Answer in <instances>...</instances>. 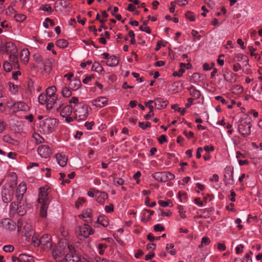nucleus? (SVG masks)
I'll use <instances>...</instances> for the list:
<instances>
[{"label": "nucleus", "instance_id": "f257e3e1", "mask_svg": "<svg viewBox=\"0 0 262 262\" xmlns=\"http://www.w3.org/2000/svg\"><path fill=\"white\" fill-rule=\"evenodd\" d=\"M49 187H41L39 189L38 202L41 204L40 215L41 217H46L50 200L49 196Z\"/></svg>", "mask_w": 262, "mask_h": 262}, {"label": "nucleus", "instance_id": "8fccbe9b", "mask_svg": "<svg viewBox=\"0 0 262 262\" xmlns=\"http://www.w3.org/2000/svg\"><path fill=\"white\" fill-rule=\"evenodd\" d=\"M14 247L12 245H8L4 246L3 250L6 252H11L13 251Z\"/></svg>", "mask_w": 262, "mask_h": 262}, {"label": "nucleus", "instance_id": "c85d7f7f", "mask_svg": "<svg viewBox=\"0 0 262 262\" xmlns=\"http://www.w3.org/2000/svg\"><path fill=\"white\" fill-rule=\"evenodd\" d=\"M10 62L15 68H19V64L17 57L14 54H11L9 56Z\"/></svg>", "mask_w": 262, "mask_h": 262}, {"label": "nucleus", "instance_id": "4468645a", "mask_svg": "<svg viewBox=\"0 0 262 262\" xmlns=\"http://www.w3.org/2000/svg\"><path fill=\"white\" fill-rule=\"evenodd\" d=\"M38 154L42 158H47L51 154V149L46 145H41L38 147Z\"/></svg>", "mask_w": 262, "mask_h": 262}, {"label": "nucleus", "instance_id": "bb28decb", "mask_svg": "<svg viewBox=\"0 0 262 262\" xmlns=\"http://www.w3.org/2000/svg\"><path fill=\"white\" fill-rule=\"evenodd\" d=\"M188 90L190 92V95L194 97L195 99H198L201 96V93L200 92L196 90L194 86H191L189 89Z\"/></svg>", "mask_w": 262, "mask_h": 262}, {"label": "nucleus", "instance_id": "39448f33", "mask_svg": "<svg viewBox=\"0 0 262 262\" xmlns=\"http://www.w3.org/2000/svg\"><path fill=\"white\" fill-rule=\"evenodd\" d=\"M58 124L56 119L48 118L44 120L40 124V129L46 134L52 133Z\"/></svg>", "mask_w": 262, "mask_h": 262}, {"label": "nucleus", "instance_id": "79ce46f5", "mask_svg": "<svg viewBox=\"0 0 262 262\" xmlns=\"http://www.w3.org/2000/svg\"><path fill=\"white\" fill-rule=\"evenodd\" d=\"M107 247V245L104 244H99L98 246V248L99 250V254L100 255H103L104 252V249H105Z\"/></svg>", "mask_w": 262, "mask_h": 262}, {"label": "nucleus", "instance_id": "338daca9", "mask_svg": "<svg viewBox=\"0 0 262 262\" xmlns=\"http://www.w3.org/2000/svg\"><path fill=\"white\" fill-rule=\"evenodd\" d=\"M248 49L249 50V52L250 53V55L252 56H255V58H256L258 55L257 54H255V53H254V52L255 51V49L253 47H252V46H249L248 47Z\"/></svg>", "mask_w": 262, "mask_h": 262}, {"label": "nucleus", "instance_id": "f704fd0d", "mask_svg": "<svg viewBox=\"0 0 262 262\" xmlns=\"http://www.w3.org/2000/svg\"><path fill=\"white\" fill-rule=\"evenodd\" d=\"M15 45L11 42H7L5 45V50L7 53L13 52L15 50Z\"/></svg>", "mask_w": 262, "mask_h": 262}, {"label": "nucleus", "instance_id": "20e7f679", "mask_svg": "<svg viewBox=\"0 0 262 262\" xmlns=\"http://www.w3.org/2000/svg\"><path fill=\"white\" fill-rule=\"evenodd\" d=\"M251 121V118L247 116L244 118H242L238 125V132L242 136L246 137L250 134Z\"/></svg>", "mask_w": 262, "mask_h": 262}, {"label": "nucleus", "instance_id": "6e6d98bb", "mask_svg": "<svg viewBox=\"0 0 262 262\" xmlns=\"http://www.w3.org/2000/svg\"><path fill=\"white\" fill-rule=\"evenodd\" d=\"M16 102H15L13 100L10 99L8 100L7 102V106L9 107L11 111H12L13 108V106H14Z\"/></svg>", "mask_w": 262, "mask_h": 262}, {"label": "nucleus", "instance_id": "09e8293b", "mask_svg": "<svg viewBox=\"0 0 262 262\" xmlns=\"http://www.w3.org/2000/svg\"><path fill=\"white\" fill-rule=\"evenodd\" d=\"M85 200L83 198H79L78 200L75 203V206L76 208H78L80 206H81L84 203H85Z\"/></svg>", "mask_w": 262, "mask_h": 262}, {"label": "nucleus", "instance_id": "864d4df0", "mask_svg": "<svg viewBox=\"0 0 262 262\" xmlns=\"http://www.w3.org/2000/svg\"><path fill=\"white\" fill-rule=\"evenodd\" d=\"M185 72V70L184 69V68H180L179 70V72H174L173 73V76H178L179 77H180L182 76L183 73Z\"/></svg>", "mask_w": 262, "mask_h": 262}, {"label": "nucleus", "instance_id": "603ef678", "mask_svg": "<svg viewBox=\"0 0 262 262\" xmlns=\"http://www.w3.org/2000/svg\"><path fill=\"white\" fill-rule=\"evenodd\" d=\"M154 102V100H149L147 102H145V105L146 107H149L150 109L149 113H152L153 112L154 107L152 105H151V103Z\"/></svg>", "mask_w": 262, "mask_h": 262}, {"label": "nucleus", "instance_id": "0e129e2a", "mask_svg": "<svg viewBox=\"0 0 262 262\" xmlns=\"http://www.w3.org/2000/svg\"><path fill=\"white\" fill-rule=\"evenodd\" d=\"M214 66V63H211V67H210V66H209V64L208 63H205L203 64V69L205 71H208V70H211L213 68V67Z\"/></svg>", "mask_w": 262, "mask_h": 262}, {"label": "nucleus", "instance_id": "4d7b16f0", "mask_svg": "<svg viewBox=\"0 0 262 262\" xmlns=\"http://www.w3.org/2000/svg\"><path fill=\"white\" fill-rule=\"evenodd\" d=\"M60 255L55 254L54 255L55 259H56V261L63 262V259H64V254H62L61 253H60Z\"/></svg>", "mask_w": 262, "mask_h": 262}, {"label": "nucleus", "instance_id": "a19ab883", "mask_svg": "<svg viewBox=\"0 0 262 262\" xmlns=\"http://www.w3.org/2000/svg\"><path fill=\"white\" fill-rule=\"evenodd\" d=\"M12 66L10 62L5 61L4 64V69L6 72H10L12 69Z\"/></svg>", "mask_w": 262, "mask_h": 262}, {"label": "nucleus", "instance_id": "de8ad7c7", "mask_svg": "<svg viewBox=\"0 0 262 262\" xmlns=\"http://www.w3.org/2000/svg\"><path fill=\"white\" fill-rule=\"evenodd\" d=\"M34 60L38 63H42V62L43 61V58H42L41 55L39 54H35L34 55Z\"/></svg>", "mask_w": 262, "mask_h": 262}, {"label": "nucleus", "instance_id": "393cba45", "mask_svg": "<svg viewBox=\"0 0 262 262\" xmlns=\"http://www.w3.org/2000/svg\"><path fill=\"white\" fill-rule=\"evenodd\" d=\"M18 262H33V257L25 254H19L18 257Z\"/></svg>", "mask_w": 262, "mask_h": 262}, {"label": "nucleus", "instance_id": "680f3d73", "mask_svg": "<svg viewBox=\"0 0 262 262\" xmlns=\"http://www.w3.org/2000/svg\"><path fill=\"white\" fill-rule=\"evenodd\" d=\"M28 90L32 93L34 91L33 82L32 80H29L28 82Z\"/></svg>", "mask_w": 262, "mask_h": 262}, {"label": "nucleus", "instance_id": "7c9ffc66", "mask_svg": "<svg viewBox=\"0 0 262 262\" xmlns=\"http://www.w3.org/2000/svg\"><path fill=\"white\" fill-rule=\"evenodd\" d=\"M56 91V88L55 86L49 87L46 90V95L48 97L57 96L55 92Z\"/></svg>", "mask_w": 262, "mask_h": 262}, {"label": "nucleus", "instance_id": "13d9d810", "mask_svg": "<svg viewBox=\"0 0 262 262\" xmlns=\"http://www.w3.org/2000/svg\"><path fill=\"white\" fill-rule=\"evenodd\" d=\"M159 142L160 144L167 142L168 140L165 135H162L160 136L158 139Z\"/></svg>", "mask_w": 262, "mask_h": 262}, {"label": "nucleus", "instance_id": "a211bd4d", "mask_svg": "<svg viewBox=\"0 0 262 262\" xmlns=\"http://www.w3.org/2000/svg\"><path fill=\"white\" fill-rule=\"evenodd\" d=\"M28 108V106L23 102H17L15 103L12 112L16 113L19 111H24Z\"/></svg>", "mask_w": 262, "mask_h": 262}, {"label": "nucleus", "instance_id": "4be33fe9", "mask_svg": "<svg viewBox=\"0 0 262 262\" xmlns=\"http://www.w3.org/2000/svg\"><path fill=\"white\" fill-rule=\"evenodd\" d=\"M55 157L58 164L60 166L63 167L66 165L68 158L66 156L58 154L56 155Z\"/></svg>", "mask_w": 262, "mask_h": 262}, {"label": "nucleus", "instance_id": "5fc2aeb1", "mask_svg": "<svg viewBox=\"0 0 262 262\" xmlns=\"http://www.w3.org/2000/svg\"><path fill=\"white\" fill-rule=\"evenodd\" d=\"M169 203H172V202L170 201H168V202L162 201V200H159L158 201V204L163 207H166L168 206H169Z\"/></svg>", "mask_w": 262, "mask_h": 262}, {"label": "nucleus", "instance_id": "58836bf2", "mask_svg": "<svg viewBox=\"0 0 262 262\" xmlns=\"http://www.w3.org/2000/svg\"><path fill=\"white\" fill-rule=\"evenodd\" d=\"M124 183V181L121 178H114L113 179V184L115 186L122 185Z\"/></svg>", "mask_w": 262, "mask_h": 262}, {"label": "nucleus", "instance_id": "ddd939ff", "mask_svg": "<svg viewBox=\"0 0 262 262\" xmlns=\"http://www.w3.org/2000/svg\"><path fill=\"white\" fill-rule=\"evenodd\" d=\"M39 246H41L45 250L50 249L52 247L51 237L48 234H44L40 237Z\"/></svg>", "mask_w": 262, "mask_h": 262}, {"label": "nucleus", "instance_id": "9b49d317", "mask_svg": "<svg viewBox=\"0 0 262 262\" xmlns=\"http://www.w3.org/2000/svg\"><path fill=\"white\" fill-rule=\"evenodd\" d=\"M224 181L226 184H233L234 179H233V168L228 166L226 167L225 169L224 173Z\"/></svg>", "mask_w": 262, "mask_h": 262}, {"label": "nucleus", "instance_id": "423d86ee", "mask_svg": "<svg viewBox=\"0 0 262 262\" xmlns=\"http://www.w3.org/2000/svg\"><path fill=\"white\" fill-rule=\"evenodd\" d=\"M88 106L82 103H79L74 108L75 119L77 121H83L86 119L88 115Z\"/></svg>", "mask_w": 262, "mask_h": 262}, {"label": "nucleus", "instance_id": "2f4dec72", "mask_svg": "<svg viewBox=\"0 0 262 262\" xmlns=\"http://www.w3.org/2000/svg\"><path fill=\"white\" fill-rule=\"evenodd\" d=\"M71 86L73 90H76L81 85V81L79 79H75L70 83Z\"/></svg>", "mask_w": 262, "mask_h": 262}, {"label": "nucleus", "instance_id": "c9c22d12", "mask_svg": "<svg viewBox=\"0 0 262 262\" xmlns=\"http://www.w3.org/2000/svg\"><path fill=\"white\" fill-rule=\"evenodd\" d=\"M56 45L59 48H64L68 46V42L64 39H60L56 41Z\"/></svg>", "mask_w": 262, "mask_h": 262}, {"label": "nucleus", "instance_id": "6ab92c4d", "mask_svg": "<svg viewBox=\"0 0 262 262\" xmlns=\"http://www.w3.org/2000/svg\"><path fill=\"white\" fill-rule=\"evenodd\" d=\"M2 224L5 228L8 229L10 230H13L16 228V224L13 221L9 219H5L2 221Z\"/></svg>", "mask_w": 262, "mask_h": 262}, {"label": "nucleus", "instance_id": "2eb2a0df", "mask_svg": "<svg viewBox=\"0 0 262 262\" xmlns=\"http://www.w3.org/2000/svg\"><path fill=\"white\" fill-rule=\"evenodd\" d=\"M108 104V99L105 97H99L92 101V104L97 107H102Z\"/></svg>", "mask_w": 262, "mask_h": 262}, {"label": "nucleus", "instance_id": "9d476101", "mask_svg": "<svg viewBox=\"0 0 262 262\" xmlns=\"http://www.w3.org/2000/svg\"><path fill=\"white\" fill-rule=\"evenodd\" d=\"M76 232L78 236L86 238L89 235L93 234L94 231L89 225L84 224L83 225L78 227L76 230Z\"/></svg>", "mask_w": 262, "mask_h": 262}, {"label": "nucleus", "instance_id": "5701e85b", "mask_svg": "<svg viewBox=\"0 0 262 262\" xmlns=\"http://www.w3.org/2000/svg\"><path fill=\"white\" fill-rule=\"evenodd\" d=\"M155 106L157 109H161L165 108L167 104V101H164L161 98H156L154 101Z\"/></svg>", "mask_w": 262, "mask_h": 262}, {"label": "nucleus", "instance_id": "7ed1b4c3", "mask_svg": "<svg viewBox=\"0 0 262 262\" xmlns=\"http://www.w3.org/2000/svg\"><path fill=\"white\" fill-rule=\"evenodd\" d=\"M17 231L21 232L28 241L34 233L31 225L22 219H18L17 223Z\"/></svg>", "mask_w": 262, "mask_h": 262}, {"label": "nucleus", "instance_id": "3c124183", "mask_svg": "<svg viewBox=\"0 0 262 262\" xmlns=\"http://www.w3.org/2000/svg\"><path fill=\"white\" fill-rule=\"evenodd\" d=\"M154 229V230L156 232L163 231L165 230V228H164V226H163L162 225L159 224L155 225Z\"/></svg>", "mask_w": 262, "mask_h": 262}, {"label": "nucleus", "instance_id": "bf43d9fd", "mask_svg": "<svg viewBox=\"0 0 262 262\" xmlns=\"http://www.w3.org/2000/svg\"><path fill=\"white\" fill-rule=\"evenodd\" d=\"M26 15L24 14H17L15 15L16 20L18 21H23L26 19Z\"/></svg>", "mask_w": 262, "mask_h": 262}, {"label": "nucleus", "instance_id": "cd10ccee", "mask_svg": "<svg viewBox=\"0 0 262 262\" xmlns=\"http://www.w3.org/2000/svg\"><path fill=\"white\" fill-rule=\"evenodd\" d=\"M106 64L110 67L116 66L118 64V60L115 56H111L106 60Z\"/></svg>", "mask_w": 262, "mask_h": 262}, {"label": "nucleus", "instance_id": "052dcab7", "mask_svg": "<svg viewBox=\"0 0 262 262\" xmlns=\"http://www.w3.org/2000/svg\"><path fill=\"white\" fill-rule=\"evenodd\" d=\"M199 32L197 31L192 30L191 32L192 35L195 37L197 40H199L201 38V36L199 35Z\"/></svg>", "mask_w": 262, "mask_h": 262}, {"label": "nucleus", "instance_id": "0eeeda50", "mask_svg": "<svg viewBox=\"0 0 262 262\" xmlns=\"http://www.w3.org/2000/svg\"><path fill=\"white\" fill-rule=\"evenodd\" d=\"M151 177L157 181L160 182H165L172 180L175 178L173 174L168 171L156 172L152 174Z\"/></svg>", "mask_w": 262, "mask_h": 262}, {"label": "nucleus", "instance_id": "a878e982", "mask_svg": "<svg viewBox=\"0 0 262 262\" xmlns=\"http://www.w3.org/2000/svg\"><path fill=\"white\" fill-rule=\"evenodd\" d=\"M30 52L28 49H23L20 53V57L25 63H28L29 59Z\"/></svg>", "mask_w": 262, "mask_h": 262}, {"label": "nucleus", "instance_id": "e2e57ef3", "mask_svg": "<svg viewBox=\"0 0 262 262\" xmlns=\"http://www.w3.org/2000/svg\"><path fill=\"white\" fill-rule=\"evenodd\" d=\"M210 242V239L208 237H203L202 239L201 244L200 246L203 245V244L205 245H208Z\"/></svg>", "mask_w": 262, "mask_h": 262}, {"label": "nucleus", "instance_id": "aec40b11", "mask_svg": "<svg viewBox=\"0 0 262 262\" xmlns=\"http://www.w3.org/2000/svg\"><path fill=\"white\" fill-rule=\"evenodd\" d=\"M57 96L47 97L46 108L48 110H51L56 103Z\"/></svg>", "mask_w": 262, "mask_h": 262}, {"label": "nucleus", "instance_id": "a18cd8bd", "mask_svg": "<svg viewBox=\"0 0 262 262\" xmlns=\"http://www.w3.org/2000/svg\"><path fill=\"white\" fill-rule=\"evenodd\" d=\"M139 126L140 128H141L142 129L145 130L147 128L151 126V123L149 122H146V124H144V122H139Z\"/></svg>", "mask_w": 262, "mask_h": 262}, {"label": "nucleus", "instance_id": "f3484780", "mask_svg": "<svg viewBox=\"0 0 262 262\" xmlns=\"http://www.w3.org/2000/svg\"><path fill=\"white\" fill-rule=\"evenodd\" d=\"M54 61L53 58L46 59L42 62L44 71L46 73L49 74L51 72L52 68V64Z\"/></svg>", "mask_w": 262, "mask_h": 262}, {"label": "nucleus", "instance_id": "c756f323", "mask_svg": "<svg viewBox=\"0 0 262 262\" xmlns=\"http://www.w3.org/2000/svg\"><path fill=\"white\" fill-rule=\"evenodd\" d=\"M97 222L103 227H106L108 225V219L104 215H99L98 217Z\"/></svg>", "mask_w": 262, "mask_h": 262}, {"label": "nucleus", "instance_id": "dca6fc26", "mask_svg": "<svg viewBox=\"0 0 262 262\" xmlns=\"http://www.w3.org/2000/svg\"><path fill=\"white\" fill-rule=\"evenodd\" d=\"M79 217L82 219L85 222L89 223L92 221V210L90 208L86 209L82 214L79 215Z\"/></svg>", "mask_w": 262, "mask_h": 262}, {"label": "nucleus", "instance_id": "37998d69", "mask_svg": "<svg viewBox=\"0 0 262 262\" xmlns=\"http://www.w3.org/2000/svg\"><path fill=\"white\" fill-rule=\"evenodd\" d=\"M40 9L42 11H47L50 13H51L53 12L52 7L48 5H42L40 7Z\"/></svg>", "mask_w": 262, "mask_h": 262}, {"label": "nucleus", "instance_id": "c03bdc74", "mask_svg": "<svg viewBox=\"0 0 262 262\" xmlns=\"http://www.w3.org/2000/svg\"><path fill=\"white\" fill-rule=\"evenodd\" d=\"M186 17L190 21H194L195 20V16L193 13L188 11L185 14Z\"/></svg>", "mask_w": 262, "mask_h": 262}, {"label": "nucleus", "instance_id": "f8f14e48", "mask_svg": "<svg viewBox=\"0 0 262 262\" xmlns=\"http://www.w3.org/2000/svg\"><path fill=\"white\" fill-rule=\"evenodd\" d=\"M26 190V184L24 182L20 183L18 186L15 192V197L16 200H22V199H25L24 195Z\"/></svg>", "mask_w": 262, "mask_h": 262}, {"label": "nucleus", "instance_id": "6e6552de", "mask_svg": "<svg viewBox=\"0 0 262 262\" xmlns=\"http://www.w3.org/2000/svg\"><path fill=\"white\" fill-rule=\"evenodd\" d=\"M2 191V200L5 203L11 202L14 193V186L12 184L5 185Z\"/></svg>", "mask_w": 262, "mask_h": 262}, {"label": "nucleus", "instance_id": "1a4fd4ad", "mask_svg": "<svg viewBox=\"0 0 262 262\" xmlns=\"http://www.w3.org/2000/svg\"><path fill=\"white\" fill-rule=\"evenodd\" d=\"M69 253H67L63 259V262H79V257L76 254L74 247L69 245L67 248Z\"/></svg>", "mask_w": 262, "mask_h": 262}, {"label": "nucleus", "instance_id": "b1692460", "mask_svg": "<svg viewBox=\"0 0 262 262\" xmlns=\"http://www.w3.org/2000/svg\"><path fill=\"white\" fill-rule=\"evenodd\" d=\"M72 107L70 105L66 106L60 112V115L62 117H66L67 116H70L72 113Z\"/></svg>", "mask_w": 262, "mask_h": 262}, {"label": "nucleus", "instance_id": "4c0bfd02", "mask_svg": "<svg viewBox=\"0 0 262 262\" xmlns=\"http://www.w3.org/2000/svg\"><path fill=\"white\" fill-rule=\"evenodd\" d=\"M47 97L48 96L46 94L42 93L40 94L38 98V102L42 104H46L47 102Z\"/></svg>", "mask_w": 262, "mask_h": 262}, {"label": "nucleus", "instance_id": "774afa93", "mask_svg": "<svg viewBox=\"0 0 262 262\" xmlns=\"http://www.w3.org/2000/svg\"><path fill=\"white\" fill-rule=\"evenodd\" d=\"M242 69V67L241 64L238 63H236L234 64L233 66V70L234 72H238L239 70Z\"/></svg>", "mask_w": 262, "mask_h": 262}, {"label": "nucleus", "instance_id": "412c9836", "mask_svg": "<svg viewBox=\"0 0 262 262\" xmlns=\"http://www.w3.org/2000/svg\"><path fill=\"white\" fill-rule=\"evenodd\" d=\"M96 195L97 196V202L100 204H104L105 200L108 198L107 194L104 192L97 191Z\"/></svg>", "mask_w": 262, "mask_h": 262}, {"label": "nucleus", "instance_id": "49530a36", "mask_svg": "<svg viewBox=\"0 0 262 262\" xmlns=\"http://www.w3.org/2000/svg\"><path fill=\"white\" fill-rule=\"evenodd\" d=\"M178 209L179 210L180 216L183 219L186 218V215L185 214V211L183 210V207L182 205H179L178 207Z\"/></svg>", "mask_w": 262, "mask_h": 262}, {"label": "nucleus", "instance_id": "f03ea898", "mask_svg": "<svg viewBox=\"0 0 262 262\" xmlns=\"http://www.w3.org/2000/svg\"><path fill=\"white\" fill-rule=\"evenodd\" d=\"M28 208L26 199L16 200L11 203L10 207V211L11 214H17L19 216L25 215Z\"/></svg>", "mask_w": 262, "mask_h": 262}, {"label": "nucleus", "instance_id": "ea45409f", "mask_svg": "<svg viewBox=\"0 0 262 262\" xmlns=\"http://www.w3.org/2000/svg\"><path fill=\"white\" fill-rule=\"evenodd\" d=\"M171 108L174 110L176 111H178V112H180L181 115H184L186 112L185 108L181 109V108L178 107V106L176 104L171 105Z\"/></svg>", "mask_w": 262, "mask_h": 262}, {"label": "nucleus", "instance_id": "e433bc0d", "mask_svg": "<svg viewBox=\"0 0 262 262\" xmlns=\"http://www.w3.org/2000/svg\"><path fill=\"white\" fill-rule=\"evenodd\" d=\"M61 93L62 96L64 97H69L72 95L71 91L67 86L63 87L62 88Z\"/></svg>", "mask_w": 262, "mask_h": 262}, {"label": "nucleus", "instance_id": "69168bd1", "mask_svg": "<svg viewBox=\"0 0 262 262\" xmlns=\"http://www.w3.org/2000/svg\"><path fill=\"white\" fill-rule=\"evenodd\" d=\"M105 211L107 213H110L113 212L114 210V206L113 204H110V205H106L105 207Z\"/></svg>", "mask_w": 262, "mask_h": 262}, {"label": "nucleus", "instance_id": "72a5a7b5", "mask_svg": "<svg viewBox=\"0 0 262 262\" xmlns=\"http://www.w3.org/2000/svg\"><path fill=\"white\" fill-rule=\"evenodd\" d=\"M92 70L100 73L103 71V69L99 62H94L92 67Z\"/></svg>", "mask_w": 262, "mask_h": 262}, {"label": "nucleus", "instance_id": "473e14b6", "mask_svg": "<svg viewBox=\"0 0 262 262\" xmlns=\"http://www.w3.org/2000/svg\"><path fill=\"white\" fill-rule=\"evenodd\" d=\"M30 239H31L32 243L34 244L35 246H39L40 237L37 234L34 232Z\"/></svg>", "mask_w": 262, "mask_h": 262}]
</instances>
